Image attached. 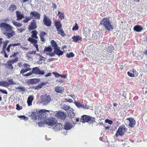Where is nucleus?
Returning <instances> with one entry per match:
<instances>
[{
    "label": "nucleus",
    "mask_w": 147,
    "mask_h": 147,
    "mask_svg": "<svg viewBox=\"0 0 147 147\" xmlns=\"http://www.w3.org/2000/svg\"><path fill=\"white\" fill-rule=\"evenodd\" d=\"M0 27L5 32L3 34L8 38H9L16 34L14 31L13 30V27L9 24L5 23H2L0 24Z\"/></svg>",
    "instance_id": "1"
},
{
    "label": "nucleus",
    "mask_w": 147,
    "mask_h": 147,
    "mask_svg": "<svg viewBox=\"0 0 147 147\" xmlns=\"http://www.w3.org/2000/svg\"><path fill=\"white\" fill-rule=\"evenodd\" d=\"M100 24L103 26L105 30L110 31L113 30V26L111 25L108 18H104L101 21Z\"/></svg>",
    "instance_id": "2"
},
{
    "label": "nucleus",
    "mask_w": 147,
    "mask_h": 147,
    "mask_svg": "<svg viewBox=\"0 0 147 147\" xmlns=\"http://www.w3.org/2000/svg\"><path fill=\"white\" fill-rule=\"evenodd\" d=\"M32 74H38L40 75H43L45 74V71L44 70H40L37 67H36L33 68L32 71H30L26 74H23V76L27 77L32 75Z\"/></svg>",
    "instance_id": "3"
},
{
    "label": "nucleus",
    "mask_w": 147,
    "mask_h": 147,
    "mask_svg": "<svg viewBox=\"0 0 147 147\" xmlns=\"http://www.w3.org/2000/svg\"><path fill=\"white\" fill-rule=\"evenodd\" d=\"M41 103L44 105H47L51 101V96L49 95H42L40 97Z\"/></svg>",
    "instance_id": "4"
},
{
    "label": "nucleus",
    "mask_w": 147,
    "mask_h": 147,
    "mask_svg": "<svg viewBox=\"0 0 147 147\" xmlns=\"http://www.w3.org/2000/svg\"><path fill=\"white\" fill-rule=\"evenodd\" d=\"M80 121L82 123L87 122L89 123L92 124L95 122V119L93 117L84 115L82 117Z\"/></svg>",
    "instance_id": "5"
},
{
    "label": "nucleus",
    "mask_w": 147,
    "mask_h": 147,
    "mask_svg": "<svg viewBox=\"0 0 147 147\" xmlns=\"http://www.w3.org/2000/svg\"><path fill=\"white\" fill-rule=\"evenodd\" d=\"M63 109L67 112L68 115L71 118H74L75 116V114L73 112V109L70 108L69 106L67 105L63 106Z\"/></svg>",
    "instance_id": "6"
},
{
    "label": "nucleus",
    "mask_w": 147,
    "mask_h": 147,
    "mask_svg": "<svg viewBox=\"0 0 147 147\" xmlns=\"http://www.w3.org/2000/svg\"><path fill=\"white\" fill-rule=\"evenodd\" d=\"M47 113H49V111L45 110H40L39 112L37 113L39 116L38 119H45L48 116V114Z\"/></svg>",
    "instance_id": "7"
},
{
    "label": "nucleus",
    "mask_w": 147,
    "mask_h": 147,
    "mask_svg": "<svg viewBox=\"0 0 147 147\" xmlns=\"http://www.w3.org/2000/svg\"><path fill=\"white\" fill-rule=\"evenodd\" d=\"M46 124L50 126H53L57 123V121L54 118L51 117L45 121Z\"/></svg>",
    "instance_id": "8"
},
{
    "label": "nucleus",
    "mask_w": 147,
    "mask_h": 147,
    "mask_svg": "<svg viewBox=\"0 0 147 147\" xmlns=\"http://www.w3.org/2000/svg\"><path fill=\"white\" fill-rule=\"evenodd\" d=\"M125 121L127 123L126 124L129 125L130 127H133L136 124L134 119L131 118L126 119Z\"/></svg>",
    "instance_id": "9"
},
{
    "label": "nucleus",
    "mask_w": 147,
    "mask_h": 147,
    "mask_svg": "<svg viewBox=\"0 0 147 147\" xmlns=\"http://www.w3.org/2000/svg\"><path fill=\"white\" fill-rule=\"evenodd\" d=\"M40 13L36 11H34L30 13V16L32 18L39 19L40 18Z\"/></svg>",
    "instance_id": "10"
},
{
    "label": "nucleus",
    "mask_w": 147,
    "mask_h": 147,
    "mask_svg": "<svg viewBox=\"0 0 147 147\" xmlns=\"http://www.w3.org/2000/svg\"><path fill=\"white\" fill-rule=\"evenodd\" d=\"M83 34L86 38L88 39L90 38L91 31L90 30L87 28H85L83 29Z\"/></svg>",
    "instance_id": "11"
},
{
    "label": "nucleus",
    "mask_w": 147,
    "mask_h": 147,
    "mask_svg": "<svg viewBox=\"0 0 147 147\" xmlns=\"http://www.w3.org/2000/svg\"><path fill=\"white\" fill-rule=\"evenodd\" d=\"M44 19L43 21L45 25L47 26H51V20L48 18L45 14L44 15Z\"/></svg>",
    "instance_id": "12"
},
{
    "label": "nucleus",
    "mask_w": 147,
    "mask_h": 147,
    "mask_svg": "<svg viewBox=\"0 0 147 147\" xmlns=\"http://www.w3.org/2000/svg\"><path fill=\"white\" fill-rule=\"evenodd\" d=\"M55 116L58 119H64L66 116V115L64 113L60 111L57 113L55 114Z\"/></svg>",
    "instance_id": "13"
},
{
    "label": "nucleus",
    "mask_w": 147,
    "mask_h": 147,
    "mask_svg": "<svg viewBox=\"0 0 147 147\" xmlns=\"http://www.w3.org/2000/svg\"><path fill=\"white\" fill-rule=\"evenodd\" d=\"M125 129L123 127H120L117 130L115 134L116 136L117 137L119 135L121 136L124 135Z\"/></svg>",
    "instance_id": "14"
},
{
    "label": "nucleus",
    "mask_w": 147,
    "mask_h": 147,
    "mask_svg": "<svg viewBox=\"0 0 147 147\" xmlns=\"http://www.w3.org/2000/svg\"><path fill=\"white\" fill-rule=\"evenodd\" d=\"M39 111H38L36 110H33L31 113V116L32 117V119L33 120H36L38 119V115L37 113H38Z\"/></svg>",
    "instance_id": "15"
},
{
    "label": "nucleus",
    "mask_w": 147,
    "mask_h": 147,
    "mask_svg": "<svg viewBox=\"0 0 147 147\" xmlns=\"http://www.w3.org/2000/svg\"><path fill=\"white\" fill-rule=\"evenodd\" d=\"M16 20L19 21L21 20L24 17V14L20 11H16Z\"/></svg>",
    "instance_id": "16"
},
{
    "label": "nucleus",
    "mask_w": 147,
    "mask_h": 147,
    "mask_svg": "<svg viewBox=\"0 0 147 147\" xmlns=\"http://www.w3.org/2000/svg\"><path fill=\"white\" fill-rule=\"evenodd\" d=\"M37 28L36 23L35 20H32L31 24L29 26L28 29L30 30H31Z\"/></svg>",
    "instance_id": "17"
},
{
    "label": "nucleus",
    "mask_w": 147,
    "mask_h": 147,
    "mask_svg": "<svg viewBox=\"0 0 147 147\" xmlns=\"http://www.w3.org/2000/svg\"><path fill=\"white\" fill-rule=\"evenodd\" d=\"M40 80L39 79H32L29 80L28 81V83L29 84H35L38 82Z\"/></svg>",
    "instance_id": "18"
},
{
    "label": "nucleus",
    "mask_w": 147,
    "mask_h": 147,
    "mask_svg": "<svg viewBox=\"0 0 147 147\" xmlns=\"http://www.w3.org/2000/svg\"><path fill=\"white\" fill-rule=\"evenodd\" d=\"M53 49L51 47H45L43 53L47 55V54L51 53Z\"/></svg>",
    "instance_id": "19"
},
{
    "label": "nucleus",
    "mask_w": 147,
    "mask_h": 147,
    "mask_svg": "<svg viewBox=\"0 0 147 147\" xmlns=\"http://www.w3.org/2000/svg\"><path fill=\"white\" fill-rule=\"evenodd\" d=\"M55 26L57 30H59V29L61 28L62 25L61 24V22L59 20H56L55 21Z\"/></svg>",
    "instance_id": "20"
},
{
    "label": "nucleus",
    "mask_w": 147,
    "mask_h": 147,
    "mask_svg": "<svg viewBox=\"0 0 147 147\" xmlns=\"http://www.w3.org/2000/svg\"><path fill=\"white\" fill-rule=\"evenodd\" d=\"M54 51L55 54H56L59 56L62 55L63 53V52L60 49V48L59 47L55 49Z\"/></svg>",
    "instance_id": "21"
},
{
    "label": "nucleus",
    "mask_w": 147,
    "mask_h": 147,
    "mask_svg": "<svg viewBox=\"0 0 147 147\" xmlns=\"http://www.w3.org/2000/svg\"><path fill=\"white\" fill-rule=\"evenodd\" d=\"M63 126L64 129L66 130H69L72 127L71 124L69 122H67Z\"/></svg>",
    "instance_id": "22"
},
{
    "label": "nucleus",
    "mask_w": 147,
    "mask_h": 147,
    "mask_svg": "<svg viewBox=\"0 0 147 147\" xmlns=\"http://www.w3.org/2000/svg\"><path fill=\"white\" fill-rule=\"evenodd\" d=\"M100 32L97 31L92 34L93 37L94 39H96L99 38L100 36Z\"/></svg>",
    "instance_id": "23"
},
{
    "label": "nucleus",
    "mask_w": 147,
    "mask_h": 147,
    "mask_svg": "<svg viewBox=\"0 0 147 147\" xmlns=\"http://www.w3.org/2000/svg\"><path fill=\"white\" fill-rule=\"evenodd\" d=\"M63 127L61 124L60 123H58L53 128V129L57 131L62 129Z\"/></svg>",
    "instance_id": "24"
},
{
    "label": "nucleus",
    "mask_w": 147,
    "mask_h": 147,
    "mask_svg": "<svg viewBox=\"0 0 147 147\" xmlns=\"http://www.w3.org/2000/svg\"><path fill=\"white\" fill-rule=\"evenodd\" d=\"M72 38L73 39V41L76 42H78L79 40H82V37L79 36H74L72 37Z\"/></svg>",
    "instance_id": "25"
},
{
    "label": "nucleus",
    "mask_w": 147,
    "mask_h": 147,
    "mask_svg": "<svg viewBox=\"0 0 147 147\" xmlns=\"http://www.w3.org/2000/svg\"><path fill=\"white\" fill-rule=\"evenodd\" d=\"M47 34L44 31H42L40 33V36L41 40L43 42L45 41L44 37Z\"/></svg>",
    "instance_id": "26"
},
{
    "label": "nucleus",
    "mask_w": 147,
    "mask_h": 147,
    "mask_svg": "<svg viewBox=\"0 0 147 147\" xmlns=\"http://www.w3.org/2000/svg\"><path fill=\"white\" fill-rule=\"evenodd\" d=\"M0 86L7 87L9 86V84L7 82L5 81H0Z\"/></svg>",
    "instance_id": "27"
},
{
    "label": "nucleus",
    "mask_w": 147,
    "mask_h": 147,
    "mask_svg": "<svg viewBox=\"0 0 147 147\" xmlns=\"http://www.w3.org/2000/svg\"><path fill=\"white\" fill-rule=\"evenodd\" d=\"M17 8V7L16 5L14 4L11 5L9 7V10L12 12L15 11Z\"/></svg>",
    "instance_id": "28"
},
{
    "label": "nucleus",
    "mask_w": 147,
    "mask_h": 147,
    "mask_svg": "<svg viewBox=\"0 0 147 147\" xmlns=\"http://www.w3.org/2000/svg\"><path fill=\"white\" fill-rule=\"evenodd\" d=\"M47 83L46 82H43L40 84L36 86H35V89H39L41 88L42 86H43L47 84Z\"/></svg>",
    "instance_id": "29"
},
{
    "label": "nucleus",
    "mask_w": 147,
    "mask_h": 147,
    "mask_svg": "<svg viewBox=\"0 0 147 147\" xmlns=\"http://www.w3.org/2000/svg\"><path fill=\"white\" fill-rule=\"evenodd\" d=\"M142 28L139 26H135L134 28V30L137 32L141 31L142 30Z\"/></svg>",
    "instance_id": "30"
},
{
    "label": "nucleus",
    "mask_w": 147,
    "mask_h": 147,
    "mask_svg": "<svg viewBox=\"0 0 147 147\" xmlns=\"http://www.w3.org/2000/svg\"><path fill=\"white\" fill-rule=\"evenodd\" d=\"M12 23L16 27H21L22 25V24L16 22L15 20H13Z\"/></svg>",
    "instance_id": "31"
},
{
    "label": "nucleus",
    "mask_w": 147,
    "mask_h": 147,
    "mask_svg": "<svg viewBox=\"0 0 147 147\" xmlns=\"http://www.w3.org/2000/svg\"><path fill=\"white\" fill-rule=\"evenodd\" d=\"M57 30L58 32V34L61 35L62 36L64 37L66 35L64 32L61 28L59 29V30Z\"/></svg>",
    "instance_id": "32"
},
{
    "label": "nucleus",
    "mask_w": 147,
    "mask_h": 147,
    "mask_svg": "<svg viewBox=\"0 0 147 147\" xmlns=\"http://www.w3.org/2000/svg\"><path fill=\"white\" fill-rule=\"evenodd\" d=\"M32 33L31 36L32 37V38H34L36 39H37L38 36H37V34L38 33L35 30H34L32 31Z\"/></svg>",
    "instance_id": "33"
},
{
    "label": "nucleus",
    "mask_w": 147,
    "mask_h": 147,
    "mask_svg": "<svg viewBox=\"0 0 147 147\" xmlns=\"http://www.w3.org/2000/svg\"><path fill=\"white\" fill-rule=\"evenodd\" d=\"M51 44L52 47H53L54 49L58 47L56 42L53 40H52L51 41Z\"/></svg>",
    "instance_id": "34"
},
{
    "label": "nucleus",
    "mask_w": 147,
    "mask_h": 147,
    "mask_svg": "<svg viewBox=\"0 0 147 147\" xmlns=\"http://www.w3.org/2000/svg\"><path fill=\"white\" fill-rule=\"evenodd\" d=\"M26 30V28L24 27H23L22 28H18L17 29V32L20 33H22Z\"/></svg>",
    "instance_id": "35"
},
{
    "label": "nucleus",
    "mask_w": 147,
    "mask_h": 147,
    "mask_svg": "<svg viewBox=\"0 0 147 147\" xmlns=\"http://www.w3.org/2000/svg\"><path fill=\"white\" fill-rule=\"evenodd\" d=\"M31 69H28L27 68H24L22 69L20 71V74H22V75L24 74L27 71L30 70Z\"/></svg>",
    "instance_id": "36"
},
{
    "label": "nucleus",
    "mask_w": 147,
    "mask_h": 147,
    "mask_svg": "<svg viewBox=\"0 0 147 147\" xmlns=\"http://www.w3.org/2000/svg\"><path fill=\"white\" fill-rule=\"evenodd\" d=\"M28 40L29 41L31 42L32 43H33L34 44L37 43V40L31 38H29L28 39Z\"/></svg>",
    "instance_id": "37"
},
{
    "label": "nucleus",
    "mask_w": 147,
    "mask_h": 147,
    "mask_svg": "<svg viewBox=\"0 0 147 147\" xmlns=\"http://www.w3.org/2000/svg\"><path fill=\"white\" fill-rule=\"evenodd\" d=\"M55 91L57 92L61 93L62 92V88L60 86L56 87L55 88Z\"/></svg>",
    "instance_id": "38"
},
{
    "label": "nucleus",
    "mask_w": 147,
    "mask_h": 147,
    "mask_svg": "<svg viewBox=\"0 0 147 147\" xmlns=\"http://www.w3.org/2000/svg\"><path fill=\"white\" fill-rule=\"evenodd\" d=\"M7 64L8 66V68L9 69L12 70L13 69L12 64L9 61H7Z\"/></svg>",
    "instance_id": "39"
},
{
    "label": "nucleus",
    "mask_w": 147,
    "mask_h": 147,
    "mask_svg": "<svg viewBox=\"0 0 147 147\" xmlns=\"http://www.w3.org/2000/svg\"><path fill=\"white\" fill-rule=\"evenodd\" d=\"M8 84H9V86L10 85H12L16 84V82L13 81L12 79L9 80H8Z\"/></svg>",
    "instance_id": "40"
},
{
    "label": "nucleus",
    "mask_w": 147,
    "mask_h": 147,
    "mask_svg": "<svg viewBox=\"0 0 147 147\" xmlns=\"http://www.w3.org/2000/svg\"><path fill=\"white\" fill-rule=\"evenodd\" d=\"M18 60V58L16 57L14 59H11V60H8L12 64H13L14 63L17 62Z\"/></svg>",
    "instance_id": "41"
},
{
    "label": "nucleus",
    "mask_w": 147,
    "mask_h": 147,
    "mask_svg": "<svg viewBox=\"0 0 147 147\" xmlns=\"http://www.w3.org/2000/svg\"><path fill=\"white\" fill-rule=\"evenodd\" d=\"M31 19V18L30 16V17L28 16H26L25 19V20H23V21L24 23H28Z\"/></svg>",
    "instance_id": "42"
},
{
    "label": "nucleus",
    "mask_w": 147,
    "mask_h": 147,
    "mask_svg": "<svg viewBox=\"0 0 147 147\" xmlns=\"http://www.w3.org/2000/svg\"><path fill=\"white\" fill-rule=\"evenodd\" d=\"M9 41L8 40H6L5 41L3 42V49H6L7 45Z\"/></svg>",
    "instance_id": "43"
},
{
    "label": "nucleus",
    "mask_w": 147,
    "mask_h": 147,
    "mask_svg": "<svg viewBox=\"0 0 147 147\" xmlns=\"http://www.w3.org/2000/svg\"><path fill=\"white\" fill-rule=\"evenodd\" d=\"M44 121H40L39 122L38 124V125L39 127H42L44 125Z\"/></svg>",
    "instance_id": "44"
},
{
    "label": "nucleus",
    "mask_w": 147,
    "mask_h": 147,
    "mask_svg": "<svg viewBox=\"0 0 147 147\" xmlns=\"http://www.w3.org/2000/svg\"><path fill=\"white\" fill-rule=\"evenodd\" d=\"M66 56L68 58L72 57L74 56V55L72 52H71L67 54H66Z\"/></svg>",
    "instance_id": "45"
},
{
    "label": "nucleus",
    "mask_w": 147,
    "mask_h": 147,
    "mask_svg": "<svg viewBox=\"0 0 147 147\" xmlns=\"http://www.w3.org/2000/svg\"><path fill=\"white\" fill-rule=\"evenodd\" d=\"M131 69H130L129 71H128L127 73V74L128 75L131 77H134V75L133 73L131 71Z\"/></svg>",
    "instance_id": "46"
},
{
    "label": "nucleus",
    "mask_w": 147,
    "mask_h": 147,
    "mask_svg": "<svg viewBox=\"0 0 147 147\" xmlns=\"http://www.w3.org/2000/svg\"><path fill=\"white\" fill-rule=\"evenodd\" d=\"M58 16H59V17L60 19H62L64 18V15L61 12L59 11H58Z\"/></svg>",
    "instance_id": "47"
},
{
    "label": "nucleus",
    "mask_w": 147,
    "mask_h": 147,
    "mask_svg": "<svg viewBox=\"0 0 147 147\" xmlns=\"http://www.w3.org/2000/svg\"><path fill=\"white\" fill-rule=\"evenodd\" d=\"M23 66L24 67V68H27L28 69H31L30 68V65L27 64V63H24L23 65Z\"/></svg>",
    "instance_id": "48"
},
{
    "label": "nucleus",
    "mask_w": 147,
    "mask_h": 147,
    "mask_svg": "<svg viewBox=\"0 0 147 147\" xmlns=\"http://www.w3.org/2000/svg\"><path fill=\"white\" fill-rule=\"evenodd\" d=\"M131 71L134 74V76H138V72L134 69H131Z\"/></svg>",
    "instance_id": "49"
},
{
    "label": "nucleus",
    "mask_w": 147,
    "mask_h": 147,
    "mask_svg": "<svg viewBox=\"0 0 147 147\" xmlns=\"http://www.w3.org/2000/svg\"><path fill=\"white\" fill-rule=\"evenodd\" d=\"M18 117L19 118L23 119L25 121H26L28 119V118L25 117L24 115H20V116H18Z\"/></svg>",
    "instance_id": "50"
},
{
    "label": "nucleus",
    "mask_w": 147,
    "mask_h": 147,
    "mask_svg": "<svg viewBox=\"0 0 147 147\" xmlns=\"http://www.w3.org/2000/svg\"><path fill=\"white\" fill-rule=\"evenodd\" d=\"M36 54V55H39L40 57V58L39 60V61H45V58L44 57H43L41 56V55H40L39 54Z\"/></svg>",
    "instance_id": "51"
},
{
    "label": "nucleus",
    "mask_w": 147,
    "mask_h": 147,
    "mask_svg": "<svg viewBox=\"0 0 147 147\" xmlns=\"http://www.w3.org/2000/svg\"><path fill=\"white\" fill-rule=\"evenodd\" d=\"M53 74L56 78H59L60 76V75L59 74L57 73L56 72H53Z\"/></svg>",
    "instance_id": "52"
},
{
    "label": "nucleus",
    "mask_w": 147,
    "mask_h": 147,
    "mask_svg": "<svg viewBox=\"0 0 147 147\" xmlns=\"http://www.w3.org/2000/svg\"><path fill=\"white\" fill-rule=\"evenodd\" d=\"M16 109L18 110H21L22 109V107L21 106H20L19 105L17 104L16 105Z\"/></svg>",
    "instance_id": "53"
},
{
    "label": "nucleus",
    "mask_w": 147,
    "mask_h": 147,
    "mask_svg": "<svg viewBox=\"0 0 147 147\" xmlns=\"http://www.w3.org/2000/svg\"><path fill=\"white\" fill-rule=\"evenodd\" d=\"M106 123H108L110 124H111L113 123V121L111 120H109L108 119H106L105 121Z\"/></svg>",
    "instance_id": "54"
},
{
    "label": "nucleus",
    "mask_w": 147,
    "mask_h": 147,
    "mask_svg": "<svg viewBox=\"0 0 147 147\" xmlns=\"http://www.w3.org/2000/svg\"><path fill=\"white\" fill-rule=\"evenodd\" d=\"M17 89H19L20 91H23L25 90V88L23 87H18Z\"/></svg>",
    "instance_id": "55"
},
{
    "label": "nucleus",
    "mask_w": 147,
    "mask_h": 147,
    "mask_svg": "<svg viewBox=\"0 0 147 147\" xmlns=\"http://www.w3.org/2000/svg\"><path fill=\"white\" fill-rule=\"evenodd\" d=\"M55 55V53H54V51L53 52H52L51 53H49L48 54H47V55H49L50 57H53V56H54Z\"/></svg>",
    "instance_id": "56"
},
{
    "label": "nucleus",
    "mask_w": 147,
    "mask_h": 147,
    "mask_svg": "<svg viewBox=\"0 0 147 147\" xmlns=\"http://www.w3.org/2000/svg\"><path fill=\"white\" fill-rule=\"evenodd\" d=\"M28 100H30L32 101L33 100V96L32 95L30 96L28 98Z\"/></svg>",
    "instance_id": "57"
},
{
    "label": "nucleus",
    "mask_w": 147,
    "mask_h": 147,
    "mask_svg": "<svg viewBox=\"0 0 147 147\" xmlns=\"http://www.w3.org/2000/svg\"><path fill=\"white\" fill-rule=\"evenodd\" d=\"M12 46L11 45V44H9L7 47V48L6 49L7 52L9 53L10 52V47Z\"/></svg>",
    "instance_id": "58"
},
{
    "label": "nucleus",
    "mask_w": 147,
    "mask_h": 147,
    "mask_svg": "<svg viewBox=\"0 0 147 147\" xmlns=\"http://www.w3.org/2000/svg\"><path fill=\"white\" fill-rule=\"evenodd\" d=\"M108 48L109 49H108V48H106V49H105L106 51L109 53L111 52H110V49H109L111 48V49H112H112H113V48L111 46H110V47H108Z\"/></svg>",
    "instance_id": "59"
},
{
    "label": "nucleus",
    "mask_w": 147,
    "mask_h": 147,
    "mask_svg": "<svg viewBox=\"0 0 147 147\" xmlns=\"http://www.w3.org/2000/svg\"><path fill=\"white\" fill-rule=\"evenodd\" d=\"M0 91L2 92L4 94H7V92L5 90L0 88Z\"/></svg>",
    "instance_id": "60"
},
{
    "label": "nucleus",
    "mask_w": 147,
    "mask_h": 147,
    "mask_svg": "<svg viewBox=\"0 0 147 147\" xmlns=\"http://www.w3.org/2000/svg\"><path fill=\"white\" fill-rule=\"evenodd\" d=\"M78 27L77 25V24H76L72 29V30L73 31L75 30H78Z\"/></svg>",
    "instance_id": "61"
},
{
    "label": "nucleus",
    "mask_w": 147,
    "mask_h": 147,
    "mask_svg": "<svg viewBox=\"0 0 147 147\" xmlns=\"http://www.w3.org/2000/svg\"><path fill=\"white\" fill-rule=\"evenodd\" d=\"M74 103L75 104V105H76V106L77 107L80 108V105L81 104L80 103H79L78 102H76V101H75Z\"/></svg>",
    "instance_id": "62"
},
{
    "label": "nucleus",
    "mask_w": 147,
    "mask_h": 147,
    "mask_svg": "<svg viewBox=\"0 0 147 147\" xmlns=\"http://www.w3.org/2000/svg\"><path fill=\"white\" fill-rule=\"evenodd\" d=\"M20 45V43L11 44V46L13 47H15L16 46Z\"/></svg>",
    "instance_id": "63"
},
{
    "label": "nucleus",
    "mask_w": 147,
    "mask_h": 147,
    "mask_svg": "<svg viewBox=\"0 0 147 147\" xmlns=\"http://www.w3.org/2000/svg\"><path fill=\"white\" fill-rule=\"evenodd\" d=\"M32 102L30 100H27V102L28 104V105L29 106H30L31 105H32Z\"/></svg>",
    "instance_id": "64"
}]
</instances>
